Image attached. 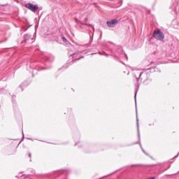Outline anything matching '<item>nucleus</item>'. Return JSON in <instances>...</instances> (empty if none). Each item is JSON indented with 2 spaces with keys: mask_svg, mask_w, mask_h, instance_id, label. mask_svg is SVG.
Instances as JSON below:
<instances>
[{
  "mask_svg": "<svg viewBox=\"0 0 179 179\" xmlns=\"http://www.w3.org/2000/svg\"><path fill=\"white\" fill-rule=\"evenodd\" d=\"M104 52H99V54L100 55H104Z\"/></svg>",
  "mask_w": 179,
  "mask_h": 179,
  "instance_id": "23",
  "label": "nucleus"
},
{
  "mask_svg": "<svg viewBox=\"0 0 179 179\" xmlns=\"http://www.w3.org/2000/svg\"><path fill=\"white\" fill-rule=\"evenodd\" d=\"M79 143H76L74 146H77Z\"/></svg>",
  "mask_w": 179,
  "mask_h": 179,
  "instance_id": "29",
  "label": "nucleus"
},
{
  "mask_svg": "<svg viewBox=\"0 0 179 179\" xmlns=\"http://www.w3.org/2000/svg\"><path fill=\"white\" fill-rule=\"evenodd\" d=\"M138 143L140 145V147H141L142 151L144 152V154H145L146 156H149V153L146 152V151L144 150L143 148H142V144H141V142H140V141H137V142L133 143V145H138Z\"/></svg>",
  "mask_w": 179,
  "mask_h": 179,
  "instance_id": "11",
  "label": "nucleus"
},
{
  "mask_svg": "<svg viewBox=\"0 0 179 179\" xmlns=\"http://www.w3.org/2000/svg\"><path fill=\"white\" fill-rule=\"evenodd\" d=\"M41 142H44V141H41Z\"/></svg>",
  "mask_w": 179,
  "mask_h": 179,
  "instance_id": "35",
  "label": "nucleus"
},
{
  "mask_svg": "<svg viewBox=\"0 0 179 179\" xmlns=\"http://www.w3.org/2000/svg\"><path fill=\"white\" fill-rule=\"evenodd\" d=\"M170 167H171V166L169 165V167H168V169H170Z\"/></svg>",
  "mask_w": 179,
  "mask_h": 179,
  "instance_id": "32",
  "label": "nucleus"
},
{
  "mask_svg": "<svg viewBox=\"0 0 179 179\" xmlns=\"http://www.w3.org/2000/svg\"><path fill=\"white\" fill-rule=\"evenodd\" d=\"M62 40L63 41L64 43H66V41H67V40L66 39V38L64 37V36L62 38Z\"/></svg>",
  "mask_w": 179,
  "mask_h": 179,
  "instance_id": "17",
  "label": "nucleus"
},
{
  "mask_svg": "<svg viewBox=\"0 0 179 179\" xmlns=\"http://www.w3.org/2000/svg\"><path fill=\"white\" fill-rule=\"evenodd\" d=\"M152 36L155 40L158 41H164V34L160 30V29H155L152 34Z\"/></svg>",
  "mask_w": 179,
  "mask_h": 179,
  "instance_id": "3",
  "label": "nucleus"
},
{
  "mask_svg": "<svg viewBox=\"0 0 179 179\" xmlns=\"http://www.w3.org/2000/svg\"><path fill=\"white\" fill-rule=\"evenodd\" d=\"M152 166H160V164H153Z\"/></svg>",
  "mask_w": 179,
  "mask_h": 179,
  "instance_id": "27",
  "label": "nucleus"
},
{
  "mask_svg": "<svg viewBox=\"0 0 179 179\" xmlns=\"http://www.w3.org/2000/svg\"><path fill=\"white\" fill-rule=\"evenodd\" d=\"M117 23H118V20L117 19H113L110 21H107L106 22L108 27H115Z\"/></svg>",
  "mask_w": 179,
  "mask_h": 179,
  "instance_id": "8",
  "label": "nucleus"
},
{
  "mask_svg": "<svg viewBox=\"0 0 179 179\" xmlns=\"http://www.w3.org/2000/svg\"><path fill=\"white\" fill-rule=\"evenodd\" d=\"M25 8H27V9L31 10V12H37L38 10V6L31 3H26Z\"/></svg>",
  "mask_w": 179,
  "mask_h": 179,
  "instance_id": "5",
  "label": "nucleus"
},
{
  "mask_svg": "<svg viewBox=\"0 0 179 179\" xmlns=\"http://www.w3.org/2000/svg\"><path fill=\"white\" fill-rule=\"evenodd\" d=\"M35 66H36V64H34V62H29V63H27V69L28 71H29V72H31V71L29 69V68H31V69H34Z\"/></svg>",
  "mask_w": 179,
  "mask_h": 179,
  "instance_id": "10",
  "label": "nucleus"
},
{
  "mask_svg": "<svg viewBox=\"0 0 179 179\" xmlns=\"http://www.w3.org/2000/svg\"><path fill=\"white\" fill-rule=\"evenodd\" d=\"M87 20H89V18H85V22H87Z\"/></svg>",
  "mask_w": 179,
  "mask_h": 179,
  "instance_id": "30",
  "label": "nucleus"
},
{
  "mask_svg": "<svg viewBox=\"0 0 179 179\" xmlns=\"http://www.w3.org/2000/svg\"><path fill=\"white\" fill-rule=\"evenodd\" d=\"M80 48H82V46H80V47H79V50H80Z\"/></svg>",
  "mask_w": 179,
  "mask_h": 179,
  "instance_id": "31",
  "label": "nucleus"
},
{
  "mask_svg": "<svg viewBox=\"0 0 179 179\" xmlns=\"http://www.w3.org/2000/svg\"><path fill=\"white\" fill-rule=\"evenodd\" d=\"M24 139V134L22 133V138L21 139V142H22V141Z\"/></svg>",
  "mask_w": 179,
  "mask_h": 179,
  "instance_id": "22",
  "label": "nucleus"
},
{
  "mask_svg": "<svg viewBox=\"0 0 179 179\" xmlns=\"http://www.w3.org/2000/svg\"><path fill=\"white\" fill-rule=\"evenodd\" d=\"M178 173H179V171H178Z\"/></svg>",
  "mask_w": 179,
  "mask_h": 179,
  "instance_id": "37",
  "label": "nucleus"
},
{
  "mask_svg": "<svg viewBox=\"0 0 179 179\" xmlns=\"http://www.w3.org/2000/svg\"><path fill=\"white\" fill-rule=\"evenodd\" d=\"M94 54H96V53H93L92 55H94Z\"/></svg>",
  "mask_w": 179,
  "mask_h": 179,
  "instance_id": "34",
  "label": "nucleus"
},
{
  "mask_svg": "<svg viewBox=\"0 0 179 179\" xmlns=\"http://www.w3.org/2000/svg\"><path fill=\"white\" fill-rule=\"evenodd\" d=\"M29 175H22L18 179H33V177L36 176V171L32 169Z\"/></svg>",
  "mask_w": 179,
  "mask_h": 179,
  "instance_id": "6",
  "label": "nucleus"
},
{
  "mask_svg": "<svg viewBox=\"0 0 179 179\" xmlns=\"http://www.w3.org/2000/svg\"><path fill=\"white\" fill-rule=\"evenodd\" d=\"M159 72H161V71H160V70H159Z\"/></svg>",
  "mask_w": 179,
  "mask_h": 179,
  "instance_id": "36",
  "label": "nucleus"
},
{
  "mask_svg": "<svg viewBox=\"0 0 179 179\" xmlns=\"http://www.w3.org/2000/svg\"><path fill=\"white\" fill-rule=\"evenodd\" d=\"M29 39L31 40V43H33V38H31V36L29 34H25L24 36V43H30V41H29Z\"/></svg>",
  "mask_w": 179,
  "mask_h": 179,
  "instance_id": "9",
  "label": "nucleus"
},
{
  "mask_svg": "<svg viewBox=\"0 0 179 179\" xmlns=\"http://www.w3.org/2000/svg\"><path fill=\"white\" fill-rule=\"evenodd\" d=\"M36 69H37V68L34 69L32 70V73H33V75H34V73H36Z\"/></svg>",
  "mask_w": 179,
  "mask_h": 179,
  "instance_id": "20",
  "label": "nucleus"
},
{
  "mask_svg": "<svg viewBox=\"0 0 179 179\" xmlns=\"http://www.w3.org/2000/svg\"><path fill=\"white\" fill-rule=\"evenodd\" d=\"M154 125H155V122L148 124V127H153Z\"/></svg>",
  "mask_w": 179,
  "mask_h": 179,
  "instance_id": "19",
  "label": "nucleus"
},
{
  "mask_svg": "<svg viewBox=\"0 0 179 179\" xmlns=\"http://www.w3.org/2000/svg\"><path fill=\"white\" fill-rule=\"evenodd\" d=\"M134 76L137 80V83L135 84V100H136V94H138V90H139V85L141 83H146L149 75L146 72H141L139 71H135L134 72Z\"/></svg>",
  "mask_w": 179,
  "mask_h": 179,
  "instance_id": "1",
  "label": "nucleus"
},
{
  "mask_svg": "<svg viewBox=\"0 0 179 179\" xmlns=\"http://www.w3.org/2000/svg\"><path fill=\"white\" fill-rule=\"evenodd\" d=\"M104 55H105L106 57H110V55H108V54L106 53V52H104Z\"/></svg>",
  "mask_w": 179,
  "mask_h": 179,
  "instance_id": "24",
  "label": "nucleus"
},
{
  "mask_svg": "<svg viewBox=\"0 0 179 179\" xmlns=\"http://www.w3.org/2000/svg\"><path fill=\"white\" fill-rule=\"evenodd\" d=\"M42 69H50V67H45L44 69L42 68Z\"/></svg>",
  "mask_w": 179,
  "mask_h": 179,
  "instance_id": "26",
  "label": "nucleus"
},
{
  "mask_svg": "<svg viewBox=\"0 0 179 179\" xmlns=\"http://www.w3.org/2000/svg\"><path fill=\"white\" fill-rule=\"evenodd\" d=\"M83 52H85V50H78L76 52L70 54V57L75 58L73 59V62H76V61H79L80 58H83V56H80V54H83Z\"/></svg>",
  "mask_w": 179,
  "mask_h": 179,
  "instance_id": "4",
  "label": "nucleus"
},
{
  "mask_svg": "<svg viewBox=\"0 0 179 179\" xmlns=\"http://www.w3.org/2000/svg\"><path fill=\"white\" fill-rule=\"evenodd\" d=\"M15 99H16V96L13 95V96H12L13 104H15V103H16V101H15Z\"/></svg>",
  "mask_w": 179,
  "mask_h": 179,
  "instance_id": "15",
  "label": "nucleus"
},
{
  "mask_svg": "<svg viewBox=\"0 0 179 179\" xmlns=\"http://www.w3.org/2000/svg\"><path fill=\"white\" fill-rule=\"evenodd\" d=\"M44 59L45 60V61H47L48 62H52V60H51V59L50 58V57H48V56H44Z\"/></svg>",
  "mask_w": 179,
  "mask_h": 179,
  "instance_id": "14",
  "label": "nucleus"
},
{
  "mask_svg": "<svg viewBox=\"0 0 179 179\" xmlns=\"http://www.w3.org/2000/svg\"><path fill=\"white\" fill-rule=\"evenodd\" d=\"M73 138L74 139H76V134L74 133V134H73Z\"/></svg>",
  "mask_w": 179,
  "mask_h": 179,
  "instance_id": "21",
  "label": "nucleus"
},
{
  "mask_svg": "<svg viewBox=\"0 0 179 179\" xmlns=\"http://www.w3.org/2000/svg\"><path fill=\"white\" fill-rule=\"evenodd\" d=\"M29 157H31V153H30V152L29 153Z\"/></svg>",
  "mask_w": 179,
  "mask_h": 179,
  "instance_id": "28",
  "label": "nucleus"
},
{
  "mask_svg": "<svg viewBox=\"0 0 179 179\" xmlns=\"http://www.w3.org/2000/svg\"><path fill=\"white\" fill-rule=\"evenodd\" d=\"M170 9L171 10V13L172 15H177V13H178L179 11L178 3H173L172 6H171Z\"/></svg>",
  "mask_w": 179,
  "mask_h": 179,
  "instance_id": "7",
  "label": "nucleus"
},
{
  "mask_svg": "<svg viewBox=\"0 0 179 179\" xmlns=\"http://www.w3.org/2000/svg\"><path fill=\"white\" fill-rule=\"evenodd\" d=\"M26 86H27V82H24L19 86V88L21 89L22 92H23V89H24Z\"/></svg>",
  "mask_w": 179,
  "mask_h": 179,
  "instance_id": "13",
  "label": "nucleus"
},
{
  "mask_svg": "<svg viewBox=\"0 0 179 179\" xmlns=\"http://www.w3.org/2000/svg\"><path fill=\"white\" fill-rule=\"evenodd\" d=\"M85 26H91V27H92L93 30H94V26H93L92 24H84Z\"/></svg>",
  "mask_w": 179,
  "mask_h": 179,
  "instance_id": "16",
  "label": "nucleus"
},
{
  "mask_svg": "<svg viewBox=\"0 0 179 179\" xmlns=\"http://www.w3.org/2000/svg\"><path fill=\"white\" fill-rule=\"evenodd\" d=\"M174 22H176V20L173 21V23H174Z\"/></svg>",
  "mask_w": 179,
  "mask_h": 179,
  "instance_id": "33",
  "label": "nucleus"
},
{
  "mask_svg": "<svg viewBox=\"0 0 179 179\" xmlns=\"http://www.w3.org/2000/svg\"><path fill=\"white\" fill-rule=\"evenodd\" d=\"M77 139H80V132H78L77 134Z\"/></svg>",
  "mask_w": 179,
  "mask_h": 179,
  "instance_id": "18",
  "label": "nucleus"
},
{
  "mask_svg": "<svg viewBox=\"0 0 179 179\" xmlns=\"http://www.w3.org/2000/svg\"><path fill=\"white\" fill-rule=\"evenodd\" d=\"M109 51L111 53L110 55L114 57L115 59H121L123 57H125L126 59H128V56L121 48H118L115 52L113 49H110Z\"/></svg>",
  "mask_w": 179,
  "mask_h": 179,
  "instance_id": "2",
  "label": "nucleus"
},
{
  "mask_svg": "<svg viewBox=\"0 0 179 179\" xmlns=\"http://www.w3.org/2000/svg\"><path fill=\"white\" fill-rule=\"evenodd\" d=\"M137 121V128H138V141H141V131H139V119H136Z\"/></svg>",
  "mask_w": 179,
  "mask_h": 179,
  "instance_id": "12",
  "label": "nucleus"
},
{
  "mask_svg": "<svg viewBox=\"0 0 179 179\" xmlns=\"http://www.w3.org/2000/svg\"><path fill=\"white\" fill-rule=\"evenodd\" d=\"M27 139H28L29 141H33V138H27Z\"/></svg>",
  "mask_w": 179,
  "mask_h": 179,
  "instance_id": "25",
  "label": "nucleus"
}]
</instances>
